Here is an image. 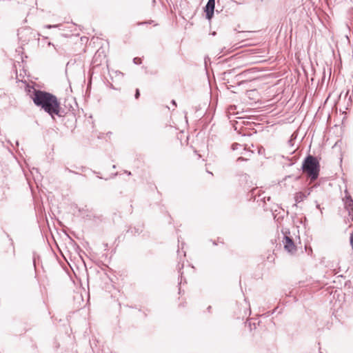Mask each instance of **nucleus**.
Segmentation results:
<instances>
[{"mask_svg": "<svg viewBox=\"0 0 353 353\" xmlns=\"http://www.w3.org/2000/svg\"><path fill=\"white\" fill-rule=\"evenodd\" d=\"M344 193H345V196H344V198H346V197H347V196H348V195H350V193H349V192H348V190H347V189H345V190Z\"/></svg>", "mask_w": 353, "mask_h": 353, "instance_id": "4be33fe9", "label": "nucleus"}, {"mask_svg": "<svg viewBox=\"0 0 353 353\" xmlns=\"http://www.w3.org/2000/svg\"><path fill=\"white\" fill-rule=\"evenodd\" d=\"M283 234V239L282 241L284 248L286 251L290 253H293L296 251V246L294 244L293 239L288 236L290 234L289 230L286 229L285 231L282 230Z\"/></svg>", "mask_w": 353, "mask_h": 353, "instance_id": "7ed1b4c3", "label": "nucleus"}, {"mask_svg": "<svg viewBox=\"0 0 353 353\" xmlns=\"http://www.w3.org/2000/svg\"><path fill=\"white\" fill-rule=\"evenodd\" d=\"M57 26H58V25H46L45 26V28L50 29V28H57Z\"/></svg>", "mask_w": 353, "mask_h": 353, "instance_id": "f3484780", "label": "nucleus"}, {"mask_svg": "<svg viewBox=\"0 0 353 353\" xmlns=\"http://www.w3.org/2000/svg\"><path fill=\"white\" fill-rule=\"evenodd\" d=\"M100 57H101V52L99 50L97 51V52L95 53V54L94 55L93 59H92V63L94 64H96V65H98L100 64V63H99V58Z\"/></svg>", "mask_w": 353, "mask_h": 353, "instance_id": "6e6552de", "label": "nucleus"}, {"mask_svg": "<svg viewBox=\"0 0 353 353\" xmlns=\"http://www.w3.org/2000/svg\"><path fill=\"white\" fill-rule=\"evenodd\" d=\"M259 191V190H258L257 188L252 189L251 191V198L250 199H252L253 197L254 200H255Z\"/></svg>", "mask_w": 353, "mask_h": 353, "instance_id": "9d476101", "label": "nucleus"}, {"mask_svg": "<svg viewBox=\"0 0 353 353\" xmlns=\"http://www.w3.org/2000/svg\"><path fill=\"white\" fill-rule=\"evenodd\" d=\"M316 208H317V209H319L320 210H321V208H320V205H319V204H316Z\"/></svg>", "mask_w": 353, "mask_h": 353, "instance_id": "cd10ccee", "label": "nucleus"}, {"mask_svg": "<svg viewBox=\"0 0 353 353\" xmlns=\"http://www.w3.org/2000/svg\"><path fill=\"white\" fill-rule=\"evenodd\" d=\"M307 198V195L303 192H298L294 194V200L296 203H300Z\"/></svg>", "mask_w": 353, "mask_h": 353, "instance_id": "0eeeda50", "label": "nucleus"}, {"mask_svg": "<svg viewBox=\"0 0 353 353\" xmlns=\"http://www.w3.org/2000/svg\"><path fill=\"white\" fill-rule=\"evenodd\" d=\"M140 97V91L138 88L135 90L134 97L136 99H139Z\"/></svg>", "mask_w": 353, "mask_h": 353, "instance_id": "2eb2a0df", "label": "nucleus"}, {"mask_svg": "<svg viewBox=\"0 0 353 353\" xmlns=\"http://www.w3.org/2000/svg\"><path fill=\"white\" fill-rule=\"evenodd\" d=\"M30 98L37 107L44 110L52 118H54L55 115L61 117L65 114L57 96L49 92L34 89L30 94Z\"/></svg>", "mask_w": 353, "mask_h": 353, "instance_id": "f257e3e1", "label": "nucleus"}, {"mask_svg": "<svg viewBox=\"0 0 353 353\" xmlns=\"http://www.w3.org/2000/svg\"><path fill=\"white\" fill-rule=\"evenodd\" d=\"M142 232L143 228L142 226L140 225L137 227L130 228L127 231L128 233H131L132 235L134 236L140 234Z\"/></svg>", "mask_w": 353, "mask_h": 353, "instance_id": "423d86ee", "label": "nucleus"}, {"mask_svg": "<svg viewBox=\"0 0 353 353\" xmlns=\"http://www.w3.org/2000/svg\"><path fill=\"white\" fill-rule=\"evenodd\" d=\"M215 8V0H208L207 4L204 7V12L205 13V18L208 20H211L214 16Z\"/></svg>", "mask_w": 353, "mask_h": 353, "instance_id": "20e7f679", "label": "nucleus"}, {"mask_svg": "<svg viewBox=\"0 0 353 353\" xmlns=\"http://www.w3.org/2000/svg\"><path fill=\"white\" fill-rule=\"evenodd\" d=\"M247 160H248L247 159L240 157L237 159L236 161L240 162V161H247Z\"/></svg>", "mask_w": 353, "mask_h": 353, "instance_id": "6ab92c4d", "label": "nucleus"}, {"mask_svg": "<svg viewBox=\"0 0 353 353\" xmlns=\"http://www.w3.org/2000/svg\"><path fill=\"white\" fill-rule=\"evenodd\" d=\"M133 63L136 65H140L142 63L141 59L139 57H134L133 59Z\"/></svg>", "mask_w": 353, "mask_h": 353, "instance_id": "9b49d317", "label": "nucleus"}, {"mask_svg": "<svg viewBox=\"0 0 353 353\" xmlns=\"http://www.w3.org/2000/svg\"><path fill=\"white\" fill-rule=\"evenodd\" d=\"M183 268V263H182L181 265H180V263H179L178 264V269H179V272L180 273V276H181V279L182 280V277H183V272H181V270Z\"/></svg>", "mask_w": 353, "mask_h": 353, "instance_id": "ddd939ff", "label": "nucleus"}, {"mask_svg": "<svg viewBox=\"0 0 353 353\" xmlns=\"http://www.w3.org/2000/svg\"><path fill=\"white\" fill-rule=\"evenodd\" d=\"M348 215L350 216V219L352 221H353V210L347 212Z\"/></svg>", "mask_w": 353, "mask_h": 353, "instance_id": "a211bd4d", "label": "nucleus"}, {"mask_svg": "<svg viewBox=\"0 0 353 353\" xmlns=\"http://www.w3.org/2000/svg\"><path fill=\"white\" fill-rule=\"evenodd\" d=\"M171 103L172 104V105H173L174 107H176V101H175V100H174V99H173V100H172Z\"/></svg>", "mask_w": 353, "mask_h": 353, "instance_id": "5701e85b", "label": "nucleus"}, {"mask_svg": "<svg viewBox=\"0 0 353 353\" xmlns=\"http://www.w3.org/2000/svg\"><path fill=\"white\" fill-rule=\"evenodd\" d=\"M266 197H263L260 199V200L263 201V202H265Z\"/></svg>", "mask_w": 353, "mask_h": 353, "instance_id": "bb28decb", "label": "nucleus"}, {"mask_svg": "<svg viewBox=\"0 0 353 353\" xmlns=\"http://www.w3.org/2000/svg\"><path fill=\"white\" fill-rule=\"evenodd\" d=\"M65 170L68 171V172H70V173H74V174H78L77 172H76L69 169L68 168H65Z\"/></svg>", "mask_w": 353, "mask_h": 353, "instance_id": "aec40b11", "label": "nucleus"}, {"mask_svg": "<svg viewBox=\"0 0 353 353\" xmlns=\"http://www.w3.org/2000/svg\"><path fill=\"white\" fill-rule=\"evenodd\" d=\"M52 45H53V44L51 42L48 43V46H52Z\"/></svg>", "mask_w": 353, "mask_h": 353, "instance_id": "473e14b6", "label": "nucleus"}, {"mask_svg": "<svg viewBox=\"0 0 353 353\" xmlns=\"http://www.w3.org/2000/svg\"><path fill=\"white\" fill-rule=\"evenodd\" d=\"M312 189L313 188H310L305 192V193L307 195V197L310 194L311 192L312 191Z\"/></svg>", "mask_w": 353, "mask_h": 353, "instance_id": "dca6fc26", "label": "nucleus"}, {"mask_svg": "<svg viewBox=\"0 0 353 353\" xmlns=\"http://www.w3.org/2000/svg\"><path fill=\"white\" fill-rule=\"evenodd\" d=\"M239 147H241V145H240V144H239V143H233V144L232 145V149L233 150H237V149L239 148Z\"/></svg>", "mask_w": 353, "mask_h": 353, "instance_id": "4468645a", "label": "nucleus"}, {"mask_svg": "<svg viewBox=\"0 0 353 353\" xmlns=\"http://www.w3.org/2000/svg\"><path fill=\"white\" fill-rule=\"evenodd\" d=\"M301 170L312 181L316 180L320 172L319 160L316 157L307 154L303 161Z\"/></svg>", "mask_w": 353, "mask_h": 353, "instance_id": "f03ea898", "label": "nucleus"}, {"mask_svg": "<svg viewBox=\"0 0 353 353\" xmlns=\"http://www.w3.org/2000/svg\"><path fill=\"white\" fill-rule=\"evenodd\" d=\"M105 248H107V247H108V244H107V243H105Z\"/></svg>", "mask_w": 353, "mask_h": 353, "instance_id": "c9c22d12", "label": "nucleus"}, {"mask_svg": "<svg viewBox=\"0 0 353 353\" xmlns=\"http://www.w3.org/2000/svg\"><path fill=\"white\" fill-rule=\"evenodd\" d=\"M115 73H118V74H121V75H122V76H123V73H122V72H121L116 71V72H115Z\"/></svg>", "mask_w": 353, "mask_h": 353, "instance_id": "c85d7f7f", "label": "nucleus"}, {"mask_svg": "<svg viewBox=\"0 0 353 353\" xmlns=\"http://www.w3.org/2000/svg\"><path fill=\"white\" fill-rule=\"evenodd\" d=\"M227 73L230 74V73H231V71H229V72H225V74H227Z\"/></svg>", "mask_w": 353, "mask_h": 353, "instance_id": "f704fd0d", "label": "nucleus"}, {"mask_svg": "<svg viewBox=\"0 0 353 353\" xmlns=\"http://www.w3.org/2000/svg\"><path fill=\"white\" fill-rule=\"evenodd\" d=\"M211 241L212 242V244H213L214 245H217V243H216V242L215 241H212V240H211Z\"/></svg>", "mask_w": 353, "mask_h": 353, "instance_id": "a878e982", "label": "nucleus"}, {"mask_svg": "<svg viewBox=\"0 0 353 353\" xmlns=\"http://www.w3.org/2000/svg\"><path fill=\"white\" fill-rule=\"evenodd\" d=\"M152 3L154 4L156 3V0H152Z\"/></svg>", "mask_w": 353, "mask_h": 353, "instance_id": "72a5a7b5", "label": "nucleus"}, {"mask_svg": "<svg viewBox=\"0 0 353 353\" xmlns=\"http://www.w3.org/2000/svg\"><path fill=\"white\" fill-rule=\"evenodd\" d=\"M270 199H271V198H270V196H268V197H267V201H270Z\"/></svg>", "mask_w": 353, "mask_h": 353, "instance_id": "c756f323", "label": "nucleus"}, {"mask_svg": "<svg viewBox=\"0 0 353 353\" xmlns=\"http://www.w3.org/2000/svg\"><path fill=\"white\" fill-rule=\"evenodd\" d=\"M245 83V81H239V82H238V83H237V85H241V84H243V83Z\"/></svg>", "mask_w": 353, "mask_h": 353, "instance_id": "393cba45", "label": "nucleus"}, {"mask_svg": "<svg viewBox=\"0 0 353 353\" xmlns=\"http://www.w3.org/2000/svg\"><path fill=\"white\" fill-rule=\"evenodd\" d=\"M350 244H351L352 250H353V233L351 234V236H350Z\"/></svg>", "mask_w": 353, "mask_h": 353, "instance_id": "412c9836", "label": "nucleus"}, {"mask_svg": "<svg viewBox=\"0 0 353 353\" xmlns=\"http://www.w3.org/2000/svg\"><path fill=\"white\" fill-rule=\"evenodd\" d=\"M296 135L294 133H293L291 135L290 139L288 141V143H289V145L290 146H293L294 145V142L296 140Z\"/></svg>", "mask_w": 353, "mask_h": 353, "instance_id": "1a4fd4ad", "label": "nucleus"}, {"mask_svg": "<svg viewBox=\"0 0 353 353\" xmlns=\"http://www.w3.org/2000/svg\"><path fill=\"white\" fill-rule=\"evenodd\" d=\"M183 245H184V243H181V249H183Z\"/></svg>", "mask_w": 353, "mask_h": 353, "instance_id": "7c9ffc66", "label": "nucleus"}, {"mask_svg": "<svg viewBox=\"0 0 353 353\" xmlns=\"http://www.w3.org/2000/svg\"><path fill=\"white\" fill-rule=\"evenodd\" d=\"M125 174H128V176H130V175H132V173H131V172H130V171H128V170H125Z\"/></svg>", "mask_w": 353, "mask_h": 353, "instance_id": "b1692460", "label": "nucleus"}, {"mask_svg": "<svg viewBox=\"0 0 353 353\" xmlns=\"http://www.w3.org/2000/svg\"><path fill=\"white\" fill-rule=\"evenodd\" d=\"M343 202L345 210L348 212L353 210V199L351 195H348L346 198H343Z\"/></svg>", "mask_w": 353, "mask_h": 353, "instance_id": "39448f33", "label": "nucleus"}, {"mask_svg": "<svg viewBox=\"0 0 353 353\" xmlns=\"http://www.w3.org/2000/svg\"><path fill=\"white\" fill-rule=\"evenodd\" d=\"M210 309H211V306H209V307H208V311H210Z\"/></svg>", "mask_w": 353, "mask_h": 353, "instance_id": "2f4dec72", "label": "nucleus"}, {"mask_svg": "<svg viewBox=\"0 0 353 353\" xmlns=\"http://www.w3.org/2000/svg\"><path fill=\"white\" fill-rule=\"evenodd\" d=\"M154 22L153 20H149V21H142V22H139L137 23L138 26H142V25H145V24H151Z\"/></svg>", "mask_w": 353, "mask_h": 353, "instance_id": "f8f14e48", "label": "nucleus"}]
</instances>
